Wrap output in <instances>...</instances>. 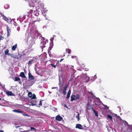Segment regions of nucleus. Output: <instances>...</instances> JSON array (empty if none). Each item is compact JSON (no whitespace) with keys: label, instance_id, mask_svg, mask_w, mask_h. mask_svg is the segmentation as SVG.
Masks as SVG:
<instances>
[{"label":"nucleus","instance_id":"nucleus-50","mask_svg":"<svg viewBox=\"0 0 132 132\" xmlns=\"http://www.w3.org/2000/svg\"><path fill=\"white\" fill-rule=\"evenodd\" d=\"M0 132H4V131L3 130H0Z\"/></svg>","mask_w":132,"mask_h":132},{"label":"nucleus","instance_id":"nucleus-31","mask_svg":"<svg viewBox=\"0 0 132 132\" xmlns=\"http://www.w3.org/2000/svg\"><path fill=\"white\" fill-rule=\"evenodd\" d=\"M31 99H36V96L35 94H33V96H32V97H31Z\"/></svg>","mask_w":132,"mask_h":132},{"label":"nucleus","instance_id":"nucleus-19","mask_svg":"<svg viewBox=\"0 0 132 132\" xmlns=\"http://www.w3.org/2000/svg\"><path fill=\"white\" fill-rule=\"evenodd\" d=\"M66 52L68 53L69 54H70L71 52V50L69 48H66Z\"/></svg>","mask_w":132,"mask_h":132},{"label":"nucleus","instance_id":"nucleus-33","mask_svg":"<svg viewBox=\"0 0 132 132\" xmlns=\"http://www.w3.org/2000/svg\"><path fill=\"white\" fill-rule=\"evenodd\" d=\"M116 118H117V119H118L119 120H121V121H122V119L120 117V116H117V117H116Z\"/></svg>","mask_w":132,"mask_h":132},{"label":"nucleus","instance_id":"nucleus-57","mask_svg":"<svg viewBox=\"0 0 132 132\" xmlns=\"http://www.w3.org/2000/svg\"><path fill=\"white\" fill-rule=\"evenodd\" d=\"M0 100H1V98H0Z\"/></svg>","mask_w":132,"mask_h":132},{"label":"nucleus","instance_id":"nucleus-6","mask_svg":"<svg viewBox=\"0 0 132 132\" xmlns=\"http://www.w3.org/2000/svg\"><path fill=\"white\" fill-rule=\"evenodd\" d=\"M6 94L8 96H15V94H13L11 91H6Z\"/></svg>","mask_w":132,"mask_h":132},{"label":"nucleus","instance_id":"nucleus-24","mask_svg":"<svg viewBox=\"0 0 132 132\" xmlns=\"http://www.w3.org/2000/svg\"><path fill=\"white\" fill-rule=\"evenodd\" d=\"M28 96L30 98H31L32 96V93L31 92H29L28 94Z\"/></svg>","mask_w":132,"mask_h":132},{"label":"nucleus","instance_id":"nucleus-51","mask_svg":"<svg viewBox=\"0 0 132 132\" xmlns=\"http://www.w3.org/2000/svg\"><path fill=\"white\" fill-rule=\"evenodd\" d=\"M36 21H37V20H36V21H34V22H33V23H35V22H36Z\"/></svg>","mask_w":132,"mask_h":132},{"label":"nucleus","instance_id":"nucleus-1","mask_svg":"<svg viewBox=\"0 0 132 132\" xmlns=\"http://www.w3.org/2000/svg\"><path fill=\"white\" fill-rule=\"evenodd\" d=\"M44 4L43 3H42L40 1L38 3H37V4L35 6L38 8L36 9L37 10V11L39 12L40 11H42L44 7Z\"/></svg>","mask_w":132,"mask_h":132},{"label":"nucleus","instance_id":"nucleus-12","mask_svg":"<svg viewBox=\"0 0 132 132\" xmlns=\"http://www.w3.org/2000/svg\"><path fill=\"white\" fill-rule=\"evenodd\" d=\"M76 128H78L79 129H82L83 127L80 124H77L75 127Z\"/></svg>","mask_w":132,"mask_h":132},{"label":"nucleus","instance_id":"nucleus-8","mask_svg":"<svg viewBox=\"0 0 132 132\" xmlns=\"http://www.w3.org/2000/svg\"><path fill=\"white\" fill-rule=\"evenodd\" d=\"M68 86V85L65 86L64 87L63 90V93L64 94V95H65L66 94V90Z\"/></svg>","mask_w":132,"mask_h":132},{"label":"nucleus","instance_id":"nucleus-4","mask_svg":"<svg viewBox=\"0 0 132 132\" xmlns=\"http://www.w3.org/2000/svg\"><path fill=\"white\" fill-rule=\"evenodd\" d=\"M40 1V0H31L30 4L31 6L34 7Z\"/></svg>","mask_w":132,"mask_h":132},{"label":"nucleus","instance_id":"nucleus-53","mask_svg":"<svg viewBox=\"0 0 132 132\" xmlns=\"http://www.w3.org/2000/svg\"><path fill=\"white\" fill-rule=\"evenodd\" d=\"M19 83L20 84H21V81L20 82H19Z\"/></svg>","mask_w":132,"mask_h":132},{"label":"nucleus","instance_id":"nucleus-37","mask_svg":"<svg viewBox=\"0 0 132 132\" xmlns=\"http://www.w3.org/2000/svg\"><path fill=\"white\" fill-rule=\"evenodd\" d=\"M40 47L42 48H43L45 47V45H44L43 44H41V43L40 44Z\"/></svg>","mask_w":132,"mask_h":132},{"label":"nucleus","instance_id":"nucleus-13","mask_svg":"<svg viewBox=\"0 0 132 132\" xmlns=\"http://www.w3.org/2000/svg\"><path fill=\"white\" fill-rule=\"evenodd\" d=\"M87 109L88 110H90L92 109V110L93 109H94L93 108V106L92 105H91L88 103L87 105Z\"/></svg>","mask_w":132,"mask_h":132},{"label":"nucleus","instance_id":"nucleus-23","mask_svg":"<svg viewBox=\"0 0 132 132\" xmlns=\"http://www.w3.org/2000/svg\"><path fill=\"white\" fill-rule=\"evenodd\" d=\"M9 50L8 49L5 50L4 52V53L5 54V55H8V54L9 53Z\"/></svg>","mask_w":132,"mask_h":132},{"label":"nucleus","instance_id":"nucleus-49","mask_svg":"<svg viewBox=\"0 0 132 132\" xmlns=\"http://www.w3.org/2000/svg\"><path fill=\"white\" fill-rule=\"evenodd\" d=\"M63 59H61L60 60V62H61V61H62L63 60Z\"/></svg>","mask_w":132,"mask_h":132},{"label":"nucleus","instance_id":"nucleus-20","mask_svg":"<svg viewBox=\"0 0 132 132\" xmlns=\"http://www.w3.org/2000/svg\"><path fill=\"white\" fill-rule=\"evenodd\" d=\"M43 39L44 40H43L41 43V44H43V45H45V44H46V41L44 40H45L44 38H43Z\"/></svg>","mask_w":132,"mask_h":132},{"label":"nucleus","instance_id":"nucleus-38","mask_svg":"<svg viewBox=\"0 0 132 132\" xmlns=\"http://www.w3.org/2000/svg\"><path fill=\"white\" fill-rule=\"evenodd\" d=\"M61 105L63 106H64L66 108H68V107L66 105V104H64V103H62Z\"/></svg>","mask_w":132,"mask_h":132},{"label":"nucleus","instance_id":"nucleus-29","mask_svg":"<svg viewBox=\"0 0 132 132\" xmlns=\"http://www.w3.org/2000/svg\"><path fill=\"white\" fill-rule=\"evenodd\" d=\"M9 7V6L8 4H6L4 6V7L5 9H8Z\"/></svg>","mask_w":132,"mask_h":132},{"label":"nucleus","instance_id":"nucleus-41","mask_svg":"<svg viewBox=\"0 0 132 132\" xmlns=\"http://www.w3.org/2000/svg\"><path fill=\"white\" fill-rule=\"evenodd\" d=\"M3 38L2 36H0V40H2Z\"/></svg>","mask_w":132,"mask_h":132},{"label":"nucleus","instance_id":"nucleus-9","mask_svg":"<svg viewBox=\"0 0 132 132\" xmlns=\"http://www.w3.org/2000/svg\"><path fill=\"white\" fill-rule=\"evenodd\" d=\"M62 119V118L60 115L57 116L55 117V119L56 120L59 121H61Z\"/></svg>","mask_w":132,"mask_h":132},{"label":"nucleus","instance_id":"nucleus-39","mask_svg":"<svg viewBox=\"0 0 132 132\" xmlns=\"http://www.w3.org/2000/svg\"><path fill=\"white\" fill-rule=\"evenodd\" d=\"M22 114H23V116H27L28 117H29V115L28 114H25L24 113H23Z\"/></svg>","mask_w":132,"mask_h":132},{"label":"nucleus","instance_id":"nucleus-18","mask_svg":"<svg viewBox=\"0 0 132 132\" xmlns=\"http://www.w3.org/2000/svg\"><path fill=\"white\" fill-rule=\"evenodd\" d=\"M92 111L94 112L95 114V116L97 117H98V112L96 111H95L94 109H92Z\"/></svg>","mask_w":132,"mask_h":132},{"label":"nucleus","instance_id":"nucleus-45","mask_svg":"<svg viewBox=\"0 0 132 132\" xmlns=\"http://www.w3.org/2000/svg\"><path fill=\"white\" fill-rule=\"evenodd\" d=\"M75 57H76V56H71V57L72 58H74Z\"/></svg>","mask_w":132,"mask_h":132},{"label":"nucleus","instance_id":"nucleus-34","mask_svg":"<svg viewBox=\"0 0 132 132\" xmlns=\"http://www.w3.org/2000/svg\"><path fill=\"white\" fill-rule=\"evenodd\" d=\"M31 130H33V131H36V129H35L34 127H31L30 128Z\"/></svg>","mask_w":132,"mask_h":132},{"label":"nucleus","instance_id":"nucleus-35","mask_svg":"<svg viewBox=\"0 0 132 132\" xmlns=\"http://www.w3.org/2000/svg\"><path fill=\"white\" fill-rule=\"evenodd\" d=\"M70 94L68 93L67 95L66 98L67 99H68L70 97Z\"/></svg>","mask_w":132,"mask_h":132},{"label":"nucleus","instance_id":"nucleus-30","mask_svg":"<svg viewBox=\"0 0 132 132\" xmlns=\"http://www.w3.org/2000/svg\"><path fill=\"white\" fill-rule=\"evenodd\" d=\"M79 114H78L77 115L76 117V118L78 119V121H79L80 120V118L79 117Z\"/></svg>","mask_w":132,"mask_h":132},{"label":"nucleus","instance_id":"nucleus-16","mask_svg":"<svg viewBox=\"0 0 132 132\" xmlns=\"http://www.w3.org/2000/svg\"><path fill=\"white\" fill-rule=\"evenodd\" d=\"M53 46V42H51L50 43V46L49 47V49L51 50Z\"/></svg>","mask_w":132,"mask_h":132},{"label":"nucleus","instance_id":"nucleus-21","mask_svg":"<svg viewBox=\"0 0 132 132\" xmlns=\"http://www.w3.org/2000/svg\"><path fill=\"white\" fill-rule=\"evenodd\" d=\"M15 81H19L20 80V79L18 77H14Z\"/></svg>","mask_w":132,"mask_h":132},{"label":"nucleus","instance_id":"nucleus-40","mask_svg":"<svg viewBox=\"0 0 132 132\" xmlns=\"http://www.w3.org/2000/svg\"><path fill=\"white\" fill-rule=\"evenodd\" d=\"M17 29L18 31H19L20 30V27H18L17 28Z\"/></svg>","mask_w":132,"mask_h":132},{"label":"nucleus","instance_id":"nucleus-42","mask_svg":"<svg viewBox=\"0 0 132 132\" xmlns=\"http://www.w3.org/2000/svg\"><path fill=\"white\" fill-rule=\"evenodd\" d=\"M71 93V90H70V89H69L68 91V93L70 94Z\"/></svg>","mask_w":132,"mask_h":132},{"label":"nucleus","instance_id":"nucleus-14","mask_svg":"<svg viewBox=\"0 0 132 132\" xmlns=\"http://www.w3.org/2000/svg\"><path fill=\"white\" fill-rule=\"evenodd\" d=\"M12 111L13 112L18 113H23V112L22 111H21L16 109H14Z\"/></svg>","mask_w":132,"mask_h":132},{"label":"nucleus","instance_id":"nucleus-17","mask_svg":"<svg viewBox=\"0 0 132 132\" xmlns=\"http://www.w3.org/2000/svg\"><path fill=\"white\" fill-rule=\"evenodd\" d=\"M17 47V44H16L15 45L13 46L12 47V50L13 51L15 50Z\"/></svg>","mask_w":132,"mask_h":132},{"label":"nucleus","instance_id":"nucleus-43","mask_svg":"<svg viewBox=\"0 0 132 132\" xmlns=\"http://www.w3.org/2000/svg\"><path fill=\"white\" fill-rule=\"evenodd\" d=\"M59 61H57V62H56V65H57H57H58L59 63Z\"/></svg>","mask_w":132,"mask_h":132},{"label":"nucleus","instance_id":"nucleus-59","mask_svg":"<svg viewBox=\"0 0 132 132\" xmlns=\"http://www.w3.org/2000/svg\"><path fill=\"white\" fill-rule=\"evenodd\" d=\"M46 41H47V39H46Z\"/></svg>","mask_w":132,"mask_h":132},{"label":"nucleus","instance_id":"nucleus-5","mask_svg":"<svg viewBox=\"0 0 132 132\" xmlns=\"http://www.w3.org/2000/svg\"><path fill=\"white\" fill-rule=\"evenodd\" d=\"M36 58H33L31 60L29 61L28 63V64L29 65L30 63H34V62H35L36 60Z\"/></svg>","mask_w":132,"mask_h":132},{"label":"nucleus","instance_id":"nucleus-22","mask_svg":"<svg viewBox=\"0 0 132 132\" xmlns=\"http://www.w3.org/2000/svg\"><path fill=\"white\" fill-rule=\"evenodd\" d=\"M122 123L124 124V125L125 126H126L127 125H128V123L126 121H124L123 120H122Z\"/></svg>","mask_w":132,"mask_h":132},{"label":"nucleus","instance_id":"nucleus-48","mask_svg":"<svg viewBox=\"0 0 132 132\" xmlns=\"http://www.w3.org/2000/svg\"><path fill=\"white\" fill-rule=\"evenodd\" d=\"M89 78H88V79L87 80V81H86V82H88V81H89Z\"/></svg>","mask_w":132,"mask_h":132},{"label":"nucleus","instance_id":"nucleus-46","mask_svg":"<svg viewBox=\"0 0 132 132\" xmlns=\"http://www.w3.org/2000/svg\"><path fill=\"white\" fill-rule=\"evenodd\" d=\"M28 131L27 130H26V131H21V132H28Z\"/></svg>","mask_w":132,"mask_h":132},{"label":"nucleus","instance_id":"nucleus-25","mask_svg":"<svg viewBox=\"0 0 132 132\" xmlns=\"http://www.w3.org/2000/svg\"><path fill=\"white\" fill-rule=\"evenodd\" d=\"M33 13V10H30L29 12H28V14H29L31 15L32 16V13Z\"/></svg>","mask_w":132,"mask_h":132},{"label":"nucleus","instance_id":"nucleus-36","mask_svg":"<svg viewBox=\"0 0 132 132\" xmlns=\"http://www.w3.org/2000/svg\"><path fill=\"white\" fill-rule=\"evenodd\" d=\"M50 65H51L52 67L55 68L57 66V65H54L53 64H51Z\"/></svg>","mask_w":132,"mask_h":132},{"label":"nucleus","instance_id":"nucleus-27","mask_svg":"<svg viewBox=\"0 0 132 132\" xmlns=\"http://www.w3.org/2000/svg\"><path fill=\"white\" fill-rule=\"evenodd\" d=\"M99 102V103H101L102 102L101 101H100L99 98H98V100L97 101V102L95 103V104L96 105H98V104Z\"/></svg>","mask_w":132,"mask_h":132},{"label":"nucleus","instance_id":"nucleus-56","mask_svg":"<svg viewBox=\"0 0 132 132\" xmlns=\"http://www.w3.org/2000/svg\"><path fill=\"white\" fill-rule=\"evenodd\" d=\"M34 15H36V14H34Z\"/></svg>","mask_w":132,"mask_h":132},{"label":"nucleus","instance_id":"nucleus-7","mask_svg":"<svg viewBox=\"0 0 132 132\" xmlns=\"http://www.w3.org/2000/svg\"><path fill=\"white\" fill-rule=\"evenodd\" d=\"M34 79V78L33 76L32 75L30 72L28 73V79L31 80H33Z\"/></svg>","mask_w":132,"mask_h":132},{"label":"nucleus","instance_id":"nucleus-3","mask_svg":"<svg viewBox=\"0 0 132 132\" xmlns=\"http://www.w3.org/2000/svg\"><path fill=\"white\" fill-rule=\"evenodd\" d=\"M71 101L80 99V97L78 94H76V95H72L71 96Z\"/></svg>","mask_w":132,"mask_h":132},{"label":"nucleus","instance_id":"nucleus-10","mask_svg":"<svg viewBox=\"0 0 132 132\" xmlns=\"http://www.w3.org/2000/svg\"><path fill=\"white\" fill-rule=\"evenodd\" d=\"M0 14L3 17V19L5 21H7V22H8V20H9L2 13L0 12Z\"/></svg>","mask_w":132,"mask_h":132},{"label":"nucleus","instance_id":"nucleus-54","mask_svg":"<svg viewBox=\"0 0 132 132\" xmlns=\"http://www.w3.org/2000/svg\"><path fill=\"white\" fill-rule=\"evenodd\" d=\"M64 55H63V56H65V53H64Z\"/></svg>","mask_w":132,"mask_h":132},{"label":"nucleus","instance_id":"nucleus-32","mask_svg":"<svg viewBox=\"0 0 132 132\" xmlns=\"http://www.w3.org/2000/svg\"><path fill=\"white\" fill-rule=\"evenodd\" d=\"M8 55H9L11 57H13V58H15V57H14V55L13 54H12L11 53H9Z\"/></svg>","mask_w":132,"mask_h":132},{"label":"nucleus","instance_id":"nucleus-44","mask_svg":"<svg viewBox=\"0 0 132 132\" xmlns=\"http://www.w3.org/2000/svg\"><path fill=\"white\" fill-rule=\"evenodd\" d=\"M32 106H35L36 105V104H34L33 103H32Z\"/></svg>","mask_w":132,"mask_h":132},{"label":"nucleus","instance_id":"nucleus-58","mask_svg":"<svg viewBox=\"0 0 132 132\" xmlns=\"http://www.w3.org/2000/svg\"><path fill=\"white\" fill-rule=\"evenodd\" d=\"M52 39H51V40H52Z\"/></svg>","mask_w":132,"mask_h":132},{"label":"nucleus","instance_id":"nucleus-47","mask_svg":"<svg viewBox=\"0 0 132 132\" xmlns=\"http://www.w3.org/2000/svg\"><path fill=\"white\" fill-rule=\"evenodd\" d=\"M96 75H95L94 77V78L95 79L96 78Z\"/></svg>","mask_w":132,"mask_h":132},{"label":"nucleus","instance_id":"nucleus-26","mask_svg":"<svg viewBox=\"0 0 132 132\" xmlns=\"http://www.w3.org/2000/svg\"><path fill=\"white\" fill-rule=\"evenodd\" d=\"M43 100H40V101L39 102V104L38 105V107H40L42 105V102L43 101Z\"/></svg>","mask_w":132,"mask_h":132},{"label":"nucleus","instance_id":"nucleus-52","mask_svg":"<svg viewBox=\"0 0 132 132\" xmlns=\"http://www.w3.org/2000/svg\"><path fill=\"white\" fill-rule=\"evenodd\" d=\"M19 127V126H16V128H18V127Z\"/></svg>","mask_w":132,"mask_h":132},{"label":"nucleus","instance_id":"nucleus-2","mask_svg":"<svg viewBox=\"0 0 132 132\" xmlns=\"http://www.w3.org/2000/svg\"><path fill=\"white\" fill-rule=\"evenodd\" d=\"M44 4L43 3H42L40 1L38 3H37V4L35 6L38 8L36 9L37 10V11L39 12L40 11H42L44 7Z\"/></svg>","mask_w":132,"mask_h":132},{"label":"nucleus","instance_id":"nucleus-15","mask_svg":"<svg viewBox=\"0 0 132 132\" xmlns=\"http://www.w3.org/2000/svg\"><path fill=\"white\" fill-rule=\"evenodd\" d=\"M7 36H10V33L11 32V31L10 30V28L8 27H7Z\"/></svg>","mask_w":132,"mask_h":132},{"label":"nucleus","instance_id":"nucleus-11","mask_svg":"<svg viewBox=\"0 0 132 132\" xmlns=\"http://www.w3.org/2000/svg\"><path fill=\"white\" fill-rule=\"evenodd\" d=\"M19 76L22 78H25V79H26V80L27 79V77L25 75L24 73L23 72H21L20 73L19 75Z\"/></svg>","mask_w":132,"mask_h":132},{"label":"nucleus","instance_id":"nucleus-55","mask_svg":"<svg viewBox=\"0 0 132 132\" xmlns=\"http://www.w3.org/2000/svg\"><path fill=\"white\" fill-rule=\"evenodd\" d=\"M21 129H22L20 128V130H21Z\"/></svg>","mask_w":132,"mask_h":132},{"label":"nucleus","instance_id":"nucleus-28","mask_svg":"<svg viewBox=\"0 0 132 132\" xmlns=\"http://www.w3.org/2000/svg\"><path fill=\"white\" fill-rule=\"evenodd\" d=\"M107 117L108 118L110 119L112 121V116H110V115H109V114L108 115Z\"/></svg>","mask_w":132,"mask_h":132}]
</instances>
